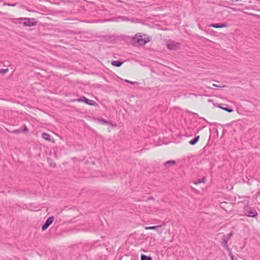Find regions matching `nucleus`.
Instances as JSON below:
<instances>
[{"label": "nucleus", "instance_id": "1", "mask_svg": "<svg viewBox=\"0 0 260 260\" xmlns=\"http://www.w3.org/2000/svg\"><path fill=\"white\" fill-rule=\"evenodd\" d=\"M152 39L151 37L141 32L137 33L133 38V43L139 45H144L150 42Z\"/></svg>", "mask_w": 260, "mask_h": 260}, {"label": "nucleus", "instance_id": "2", "mask_svg": "<svg viewBox=\"0 0 260 260\" xmlns=\"http://www.w3.org/2000/svg\"><path fill=\"white\" fill-rule=\"evenodd\" d=\"M23 20V26H28L31 27L32 26H35L37 24V21L35 20V18H24Z\"/></svg>", "mask_w": 260, "mask_h": 260}, {"label": "nucleus", "instance_id": "3", "mask_svg": "<svg viewBox=\"0 0 260 260\" xmlns=\"http://www.w3.org/2000/svg\"><path fill=\"white\" fill-rule=\"evenodd\" d=\"M244 213L246 215L249 217H255L257 215V213L255 209L248 206H245L244 208Z\"/></svg>", "mask_w": 260, "mask_h": 260}, {"label": "nucleus", "instance_id": "4", "mask_svg": "<svg viewBox=\"0 0 260 260\" xmlns=\"http://www.w3.org/2000/svg\"><path fill=\"white\" fill-rule=\"evenodd\" d=\"M167 46L170 50H176L179 48L180 44L174 41H168Z\"/></svg>", "mask_w": 260, "mask_h": 260}, {"label": "nucleus", "instance_id": "5", "mask_svg": "<svg viewBox=\"0 0 260 260\" xmlns=\"http://www.w3.org/2000/svg\"><path fill=\"white\" fill-rule=\"evenodd\" d=\"M233 236V232H231L229 234L224 235L222 238V244L226 248L228 247V242L231 237Z\"/></svg>", "mask_w": 260, "mask_h": 260}, {"label": "nucleus", "instance_id": "6", "mask_svg": "<svg viewBox=\"0 0 260 260\" xmlns=\"http://www.w3.org/2000/svg\"><path fill=\"white\" fill-rule=\"evenodd\" d=\"M54 218L53 216L49 217L46 221L45 224L42 226V231L46 230L48 227L53 222Z\"/></svg>", "mask_w": 260, "mask_h": 260}, {"label": "nucleus", "instance_id": "7", "mask_svg": "<svg viewBox=\"0 0 260 260\" xmlns=\"http://www.w3.org/2000/svg\"><path fill=\"white\" fill-rule=\"evenodd\" d=\"M146 230H155L159 233H161L162 231L161 229V225L152 226L145 227Z\"/></svg>", "mask_w": 260, "mask_h": 260}, {"label": "nucleus", "instance_id": "8", "mask_svg": "<svg viewBox=\"0 0 260 260\" xmlns=\"http://www.w3.org/2000/svg\"><path fill=\"white\" fill-rule=\"evenodd\" d=\"M176 161L175 160H168L165 162L164 164V166L166 168H169L170 167H172L175 165H176Z\"/></svg>", "mask_w": 260, "mask_h": 260}, {"label": "nucleus", "instance_id": "9", "mask_svg": "<svg viewBox=\"0 0 260 260\" xmlns=\"http://www.w3.org/2000/svg\"><path fill=\"white\" fill-rule=\"evenodd\" d=\"M96 121L102 124H106V125L108 126H111L112 124L111 123V122H109V121H107L105 120H104L103 119H100V118H98L96 119Z\"/></svg>", "mask_w": 260, "mask_h": 260}, {"label": "nucleus", "instance_id": "10", "mask_svg": "<svg viewBox=\"0 0 260 260\" xmlns=\"http://www.w3.org/2000/svg\"><path fill=\"white\" fill-rule=\"evenodd\" d=\"M24 18L21 17L19 18H14L13 19V22L15 24H21L23 26V20L22 19H23Z\"/></svg>", "mask_w": 260, "mask_h": 260}, {"label": "nucleus", "instance_id": "11", "mask_svg": "<svg viewBox=\"0 0 260 260\" xmlns=\"http://www.w3.org/2000/svg\"><path fill=\"white\" fill-rule=\"evenodd\" d=\"M210 26L215 27V28H223L226 26V24L224 23H216V24H212L210 25Z\"/></svg>", "mask_w": 260, "mask_h": 260}, {"label": "nucleus", "instance_id": "12", "mask_svg": "<svg viewBox=\"0 0 260 260\" xmlns=\"http://www.w3.org/2000/svg\"><path fill=\"white\" fill-rule=\"evenodd\" d=\"M42 137L43 139H44L45 140H47V141H52V138H51V136L48 134H47V133H43L42 134Z\"/></svg>", "mask_w": 260, "mask_h": 260}, {"label": "nucleus", "instance_id": "13", "mask_svg": "<svg viewBox=\"0 0 260 260\" xmlns=\"http://www.w3.org/2000/svg\"><path fill=\"white\" fill-rule=\"evenodd\" d=\"M83 99H84V102L86 103L87 104L90 105H94L95 102L92 101H90L85 97H83Z\"/></svg>", "mask_w": 260, "mask_h": 260}, {"label": "nucleus", "instance_id": "14", "mask_svg": "<svg viewBox=\"0 0 260 260\" xmlns=\"http://www.w3.org/2000/svg\"><path fill=\"white\" fill-rule=\"evenodd\" d=\"M200 136H197L195 138L189 141V144L191 145H194L199 140Z\"/></svg>", "mask_w": 260, "mask_h": 260}, {"label": "nucleus", "instance_id": "15", "mask_svg": "<svg viewBox=\"0 0 260 260\" xmlns=\"http://www.w3.org/2000/svg\"><path fill=\"white\" fill-rule=\"evenodd\" d=\"M122 62H120L119 61H114L112 62V64L113 66L119 67L122 64Z\"/></svg>", "mask_w": 260, "mask_h": 260}, {"label": "nucleus", "instance_id": "16", "mask_svg": "<svg viewBox=\"0 0 260 260\" xmlns=\"http://www.w3.org/2000/svg\"><path fill=\"white\" fill-rule=\"evenodd\" d=\"M48 162L49 163L50 166L53 168L56 167V164L54 161H53L50 158L47 159Z\"/></svg>", "mask_w": 260, "mask_h": 260}, {"label": "nucleus", "instance_id": "17", "mask_svg": "<svg viewBox=\"0 0 260 260\" xmlns=\"http://www.w3.org/2000/svg\"><path fill=\"white\" fill-rule=\"evenodd\" d=\"M218 108H220L221 109L224 110V111H225L228 112H229V113H231L233 111V110L232 109H228V108H224V107H222L220 106H218Z\"/></svg>", "mask_w": 260, "mask_h": 260}, {"label": "nucleus", "instance_id": "18", "mask_svg": "<svg viewBox=\"0 0 260 260\" xmlns=\"http://www.w3.org/2000/svg\"><path fill=\"white\" fill-rule=\"evenodd\" d=\"M141 260H152L150 257H148L145 255H142L141 257Z\"/></svg>", "mask_w": 260, "mask_h": 260}, {"label": "nucleus", "instance_id": "19", "mask_svg": "<svg viewBox=\"0 0 260 260\" xmlns=\"http://www.w3.org/2000/svg\"><path fill=\"white\" fill-rule=\"evenodd\" d=\"M204 180H205V178L204 177L202 179H198V181L197 182H194V183L195 184H199V183H201L202 182H204Z\"/></svg>", "mask_w": 260, "mask_h": 260}, {"label": "nucleus", "instance_id": "20", "mask_svg": "<svg viewBox=\"0 0 260 260\" xmlns=\"http://www.w3.org/2000/svg\"><path fill=\"white\" fill-rule=\"evenodd\" d=\"M212 86L214 87H219V88H222V87H224V86H221L220 85H217V84H213Z\"/></svg>", "mask_w": 260, "mask_h": 260}, {"label": "nucleus", "instance_id": "21", "mask_svg": "<svg viewBox=\"0 0 260 260\" xmlns=\"http://www.w3.org/2000/svg\"><path fill=\"white\" fill-rule=\"evenodd\" d=\"M8 72V69L6 70H3L2 71H1L0 72L3 74H6Z\"/></svg>", "mask_w": 260, "mask_h": 260}, {"label": "nucleus", "instance_id": "22", "mask_svg": "<svg viewBox=\"0 0 260 260\" xmlns=\"http://www.w3.org/2000/svg\"><path fill=\"white\" fill-rule=\"evenodd\" d=\"M126 82L129 83L131 84H135L136 82L128 81V80H124Z\"/></svg>", "mask_w": 260, "mask_h": 260}, {"label": "nucleus", "instance_id": "23", "mask_svg": "<svg viewBox=\"0 0 260 260\" xmlns=\"http://www.w3.org/2000/svg\"><path fill=\"white\" fill-rule=\"evenodd\" d=\"M75 101L78 102H84V99L83 100L82 99H77Z\"/></svg>", "mask_w": 260, "mask_h": 260}, {"label": "nucleus", "instance_id": "24", "mask_svg": "<svg viewBox=\"0 0 260 260\" xmlns=\"http://www.w3.org/2000/svg\"><path fill=\"white\" fill-rule=\"evenodd\" d=\"M232 260H239L237 257H234V256H231Z\"/></svg>", "mask_w": 260, "mask_h": 260}, {"label": "nucleus", "instance_id": "25", "mask_svg": "<svg viewBox=\"0 0 260 260\" xmlns=\"http://www.w3.org/2000/svg\"><path fill=\"white\" fill-rule=\"evenodd\" d=\"M15 133H19V131H16L14 132Z\"/></svg>", "mask_w": 260, "mask_h": 260}, {"label": "nucleus", "instance_id": "26", "mask_svg": "<svg viewBox=\"0 0 260 260\" xmlns=\"http://www.w3.org/2000/svg\"><path fill=\"white\" fill-rule=\"evenodd\" d=\"M25 129V131H27V127H26V126H25V129Z\"/></svg>", "mask_w": 260, "mask_h": 260}]
</instances>
